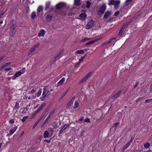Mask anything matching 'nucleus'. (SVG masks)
Returning a JSON list of instances; mask_svg holds the SVG:
<instances>
[{"instance_id":"1","label":"nucleus","mask_w":152,"mask_h":152,"mask_svg":"<svg viewBox=\"0 0 152 152\" xmlns=\"http://www.w3.org/2000/svg\"><path fill=\"white\" fill-rule=\"evenodd\" d=\"M16 22L14 20L10 21V29L9 31L10 35L12 37H14L16 30L15 28L16 27Z\"/></svg>"},{"instance_id":"2","label":"nucleus","mask_w":152,"mask_h":152,"mask_svg":"<svg viewBox=\"0 0 152 152\" xmlns=\"http://www.w3.org/2000/svg\"><path fill=\"white\" fill-rule=\"evenodd\" d=\"M25 69L23 68L22 70L16 72L14 75L12 77V79L13 80H15L17 77L24 73L25 72Z\"/></svg>"},{"instance_id":"3","label":"nucleus","mask_w":152,"mask_h":152,"mask_svg":"<svg viewBox=\"0 0 152 152\" xmlns=\"http://www.w3.org/2000/svg\"><path fill=\"white\" fill-rule=\"evenodd\" d=\"M39 45V44L38 43L33 47L29 51L28 55L29 56L34 52L35 51V48H38Z\"/></svg>"},{"instance_id":"4","label":"nucleus","mask_w":152,"mask_h":152,"mask_svg":"<svg viewBox=\"0 0 152 152\" xmlns=\"http://www.w3.org/2000/svg\"><path fill=\"white\" fill-rule=\"evenodd\" d=\"M92 72L88 73L80 81L79 83H81L86 80L91 75Z\"/></svg>"},{"instance_id":"5","label":"nucleus","mask_w":152,"mask_h":152,"mask_svg":"<svg viewBox=\"0 0 152 152\" xmlns=\"http://www.w3.org/2000/svg\"><path fill=\"white\" fill-rule=\"evenodd\" d=\"M94 21L92 20H91L88 22L87 25L86 26L85 28L87 29H89L92 27L94 25Z\"/></svg>"},{"instance_id":"6","label":"nucleus","mask_w":152,"mask_h":152,"mask_svg":"<svg viewBox=\"0 0 152 152\" xmlns=\"http://www.w3.org/2000/svg\"><path fill=\"white\" fill-rule=\"evenodd\" d=\"M43 91L42 95V97L40 98L42 101H44L45 100V97L46 96H47L46 93V92H47L46 88H43Z\"/></svg>"},{"instance_id":"7","label":"nucleus","mask_w":152,"mask_h":152,"mask_svg":"<svg viewBox=\"0 0 152 152\" xmlns=\"http://www.w3.org/2000/svg\"><path fill=\"white\" fill-rule=\"evenodd\" d=\"M64 51V49H62L60 51H59L55 56L54 58L55 60H56L57 59H58V57L61 56V54L63 53Z\"/></svg>"},{"instance_id":"8","label":"nucleus","mask_w":152,"mask_h":152,"mask_svg":"<svg viewBox=\"0 0 152 152\" xmlns=\"http://www.w3.org/2000/svg\"><path fill=\"white\" fill-rule=\"evenodd\" d=\"M101 39V38L96 39L93 40H92L88 42L86 44V45H89L95 43L99 39Z\"/></svg>"},{"instance_id":"9","label":"nucleus","mask_w":152,"mask_h":152,"mask_svg":"<svg viewBox=\"0 0 152 152\" xmlns=\"http://www.w3.org/2000/svg\"><path fill=\"white\" fill-rule=\"evenodd\" d=\"M106 5L105 4H103L100 8V12L102 13H104L106 9Z\"/></svg>"},{"instance_id":"10","label":"nucleus","mask_w":152,"mask_h":152,"mask_svg":"<svg viewBox=\"0 0 152 152\" xmlns=\"http://www.w3.org/2000/svg\"><path fill=\"white\" fill-rule=\"evenodd\" d=\"M115 39V38H112L110 39L109 41L106 42L104 43L101 46L102 47H103L104 46H106L110 43H112V42L113 39Z\"/></svg>"},{"instance_id":"11","label":"nucleus","mask_w":152,"mask_h":152,"mask_svg":"<svg viewBox=\"0 0 152 152\" xmlns=\"http://www.w3.org/2000/svg\"><path fill=\"white\" fill-rule=\"evenodd\" d=\"M64 6V4L63 3H59L57 4L56 6V9H58L63 7Z\"/></svg>"},{"instance_id":"12","label":"nucleus","mask_w":152,"mask_h":152,"mask_svg":"<svg viewBox=\"0 0 152 152\" xmlns=\"http://www.w3.org/2000/svg\"><path fill=\"white\" fill-rule=\"evenodd\" d=\"M17 128V127L15 126L14 127L10 129L9 131V135H12L16 131Z\"/></svg>"},{"instance_id":"13","label":"nucleus","mask_w":152,"mask_h":152,"mask_svg":"<svg viewBox=\"0 0 152 152\" xmlns=\"http://www.w3.org/2000/svg\"><path fill=\"white\" fill-rule=\"evenodd\" d=\"M121 90H119L116 94H115L112 97V99H115L118 98V96L121 94Z\"/></svg>"},{"instance_id":"14","label":"nucleus","mask_w":152,"mask_h":152,"mask_svg":"<svg viewBox=\"0 0 152 152\" xmlns=\"http://www.w3.org/2000/svg\"><path fill=\"white\" fill-rule=\"evenodd\" d=\"M120 3V1H115V3L113 5H114V8L116 10L118 9Z\"/></svg>"},{"instance_id":"15","label":"nucleus","mask_w":152,"mask_h":152,"mask_svg":"<svg viewBox=\"0 0 152 152\" xmlns=\"http://www.w3.org/2000/svg\"><path fill=\"white\" fill-rule=\"evenodd\" d=\"M45 31L43 29H41L40 30L38 34V36L39 37H44L45 34Z\"/></svg>"},{"instance_id":"16","label":"nucleus","mask_w":152,"mask_h":152,"mask_svg":"<svg viewBox=\"0 0 152 152\" xmlns=\"http://www.w3.org/2000/svg\"><path fill=\"white\" fill-rule=\"evenodd\" d=\"M11 64V62H7L4 64H3V65H2V66H1L0 68V71H1L2 69L7 66L10 65Z\"/></svg>"},{"instance_id":"17","label":"nucleus","mask_w":152,"mask_h":152,"mask_svg":"<svg viewBox=\"0 0 152 152\" xmlns=\"http://www.w3.org/2000/svg\"><path fill=\"white\" fill-rule=\"evenodd\" d=\"M69 126V124H65L61 129L59 132V134H60L64 131Z\"/></svg>"},{"instance_id":"18","label":"nucleus","mask_w":152,"mask_h":152,"mask_svg":"<svg viewBox=\"0 0 152 152\" xmlns=\"http://www.w3.org/2000/svg\"><path fill=\"white\" fill-rule=\"evenodd\" d=\"M65 81V78L63 77L62 78V79L57 83L58 86H59L60 85H63Z\"/></svg>"},{"instance_id":"19","label":"nucleus","mask_w":152,"mask_h":152,"mask_svg":"<svg viewBox=\"0 0 152 152\" xmlns=\"http://www.w3.org/2000/svg\"><path fill=\"white\" fill-rule=\"evenodd\" d=\"M19 102H16L15 105V106L14 108H13V110H15L16 112H17V110L19 108Z\"/></svg>"},{"instance_id":"20","label":"nucleus","mask_w":152,"mask_h":152,"mask_svg":"<svg viewBox=\"0 0 152 152\" xmlns=\"http://www.w3.org/2000/svg\"><path fill=\"white\" fill-rule=\"evenodd\" d=\"M53 16L52 15H48L46 18V20L48 21H50L51 19Z\"/></svg>"},{"instance_id":"21","label":"nucleus","mask_w":152,"mask_h":152,"mask_svg":"<svg viewBox=\"0 0 152 152\" xmlns=\"http://www.w3.org/2000/svg\"><path fill=\"white\" fill-rule=\"evenodd\" d=\"M80 0H74V4L77 6H79L80 5Z\"/></svg>"},{"instance_id":"22","label":"nucleus","mask_w":152,"mask_h":152,"mask_svg":"<svg viewBox=\"0 0 152 152\" xmlns=\"http://www.w3.org/2000/svg\"><path fill=\"white\" fill-rule=\"evenodd\" d=\"M111 14V12H110L109 11H107L105 13L104 15V17L105 18H106L110 15Z\"/></svg>"},{"instance_id":"23","label":"nucleus","mask_w":152,"mask_h":152,"mask_svg":"<svg viewBox=\"0 0 152 152\" xmlns=\"http://www.w3.org/2000/svg\"><path fill=\"white\" fill-rule=\"evenodd\" d=\"M131 144L129 142H128L125 145L124 147L123 148V152H124L125 150H126L127 148L129 147L130 145Z\"/></svg>"},{"instance_id":"24","label":"nucleus","mask_w":152,"mask_h":152,"mask_svg":"<svg viewBox=\"0 0 152 152\" xmlns=\"http://www.w3.org/2000/svg\"><path fill=\"white\" fill-rule=\"evenodd\" d=\"M50 6V2H47L46 4L45 5V10H47L48 9Z\"/></svg>"},{"instance_id":"25","label":"nucleus","mask_w":152,"mask_h":152,"mask_svg":"<svg viewBox=\"0 0 152 152\" xmlns=\"http://www.w3.org/2000/svg\"><path fill=\"white\" fill-rule=\"evenodd\" d=\"M55 109L53 110L49 114V115H48V117L47 118H48V119H49L51 116L54 114L55 112Z\"/></svg>"},{"instance_id":"26","label":"nucleus","mask_w":152,"mask_h":152,"mask_svg":"<svg viewBox=\"0 0 152 152\" xmlns=\"http://www.w3.org/2000/svg\"><path fill=\"white\" fill-rule=\"evenodd\" d=\"M42 89L41 88L39 90L37 93L35 94L37 96V97H39V96H40L41 93H42Z\"/></svg>"},{"instance_id":"27","label":"nucleus","mask_w":152,"mask_h":152,"mask_svg":"<svg viewBox=\"0 0 152 152\" xmlns=\"http://www.w3.org/2000/svg\"><path fill=\"white\" fill-rule=\"evenodd\" d=\"M49 133L47 131H45L44 132V138H46L48 137Z\"/></svg>"},{"instance_id":"28","label":"nucleus","mask_w":152,"mask_h":152,"mask_svg":"<svg viewBox=\"0 0 152 152\" xmlns=\"http://www.w3.org/2000/svg\"><path fill=\"white\" fill-rule=\"evenodd\" d=\"M86 16V15L85 13H81L80 15V17L82 19H85Z\"/></svg>"},{"instance_id":"29","label":"nucleus","mask_w":152,"mask_h":152,"mask_svg":"<svg viewBox=\"0 0 152 152\" xmlns=\"http://www.w3.org/2000/svg\"><path fill=\"white\" fill-rule=\"evenodd\" d=\"M49 120V119L47 118H46L45 119V120L44 121V122L41 125V127H43L45 125V124L48 122Z\"/></svg>"},{"instance_id":"30","label":"nucleus","mask_w":152,"mask_h":152,"mask_svg":"<svg viewBox=\"0 0 152 152\" xmlns=\"http://www.w3.org/2000/svg\"><path fill=\"white\" fill-rule=\"evenodd\" d=\"M79 105V103L77 101H76L75 103V104L74 106V109L76 108Z\"/></svg>"},{"instance_id":"31","label":"nucleus","mask_w":152,"mask_h":152,"mask_svg":"<svg viewBox=\"0 0 152 152\" xmlns=\"http://www.w3.org/2000/svg\"><path fill=\"white\" fill-rule=\"evenodd\" d=\"M124 30V29H123V28H121L118 34L119 35L121 36L122 35V33L123 32Z\"/></svg>"},{"instance_id":"32","label":"nucleus","mask_w":152,"mask_h":152,"mask_svg":"<svg viewBox=\"0 0 152 152\" xmlns=\"http://www.w3.org/2000/svg\"><path fill=\"white\" fill-rule=\"evenodd\" d=\"M43 108L41 107V106L39 107V108L35 112V113L36 114H37L40 111L42 110L43 109Z\"/></svg>"},{"instance_id":"33","label":"nucleus","mask_w":152,"mask_h":152,"mask_svg":"<svg viewBox=\"0 0 152 152\" xmlns=\"http://www.w3.org/2000/svg\"><path fill=\"white\" fill-rule=\"evenodd\" d=\"M84 53L83 50H78L75 52V54H82Z\"/></svg>"},{"instance_id":"34","label":"nucleus","mask_w":152,"mask_h":152,"mask_svg":"<svg viewBox=\"0 0 152 152\" xmlns=\"http://www.w3.org/2000/svg\"><path fill=\"white\" fill-rule=\"evenodd\" d=\"M36 14L34 12H33L31 13V18L33 19H34L36 16Z\"/></svg>"},{"instance_id":"35","label":"nucleus","mask_w":152,"mask_h":152,"mask_svg":"<svg viewBox=\"0 0 152 152\" xmlns=\"http://www.w3.org/2000/svg\"><path fill=\"white\" fill-rule=\"evenodd\" d=\"M132 0H126L125 2V4L126 5H128L132 1Z\"/></svg>"},{"instance_id":"36","label":"nucleus","mask_w":152,"mask_h":152,"mask_svg":"<svg viewBox=\"0 0 152 152\" xmlns=\"http://www.w3.org/2000/svg\"><path fill=\"white\" fill-rule=\"evenodd\" d=\"M150 144L149 143H146L144 144V147L145 148H148L150 146Z\"/></svg>"},{"instance_id":"37","label":"nucleus","mask_w":152,"mask_h":152,"mask_svg":"<svg viewBox=\"0 0 152 152\" xmlns=\"http://www.w3.org/2000/svg\"><path fill=\"white\" fill-rule=\"evenodd\" d=\"M73 102L70 101L67 104L66 106L67 107H69L73 104Z\"/></svg>"},{"instance_id":"38","label":"nucleus","mask_w":152,"mask_h":152,"mask_svg":"<svg viewBox=\"0 0 152 152\" xmlns=\"http://www.w3.org/2000/svg\"><path fill=\"white\" fill-rule=\"evenodd\" d=\"M90 39V38H85L82 39L81 40V42H85L87 40H89Z\"/></svg>"},{"instance_id":"39","label":"nucleus","mask_w":152,"mask_h":152,"mask_svg":"<svg viewBox=\"0 0 152 152\" xmlns=\"http://www.w3.org/2000/svg\"><path fill=\"white\" fill-rule=\"evenodd\" d=\"M42 7L41 6H39L37 10V11L38 12H40L42 11Z\"/></svg>"},{"instance_id":"40","label":"nucleus","mask_w":152,"mask_h":152,"mask_svg":"<svg viewBox=\"0 0 152 152\" xmlns=\"http://www.w3.org/2000/svg\"><path fill=\"white\" fill-rule=\"evenodd\" d=\"M87 5H86V7L88 8L90 7V3L89 1H87L86 2Z\"/></svg>"},{"instance_id":"41","label":"nucleus","mask_w":152,"mask_h":152,"mask_svg":"<svg viewBox=\"0 0 152 152\" xmlns=\"http://www.w3.org/2000/svg\"><path fill=\"white\" fill-rule=\"evenodd\" d=\"M115 1H110L108 3V4L109 5H113L114 3H115Z\"/></svg>"},{"instance_id":"42","label":"nucleus","mask_w":152,"mask_h":152,"mask_svg":"<svg viewBox=\"0 0 152 152\" xmlns=\"http://www.w3.org/2000/svg\"><path fill=\"white\" fill-rule=\"evenodd\" d=\"M128 26V24L127 23H125L122 26V27H121V28H123L124 29V28L127 27Z\"/></svg>"},{"instance_id":"43","label":"nucleus","mask_w":152,"mask_h":152,"mask_svg":"<svg viewBox=\"0 0 152 152\" xmlns=\"http://www.w3.org/2000/svg\"><path fill=\"white\" fill-rule=\"evenodd\" d=\"M85 57V56H82L81 57V58L79 59V61L80 63L81 62H82L83 60V58Z\"/></svg>"},{"instance_id":"44","label":"nucleus","mask_w":152,"mask_h":152,"mask_svg":"<svg viewBox=\"0 0 152 152\" xmlns=\"http://www.w3.org/2000/svg\"><path fill=\"white\" fill-rule=\"evenodd\" d=\"M27 116H25L22 119V121L23 122H24L27 119Z\"/></svg>"},{"instance_id":"45","label":"nucleus","mask_w":152,"mask_h":152,"mask_svg":"<svg viewBox=\"0 0 152 152\" xmlns=\"http://www.w3.org/2000/svg\"><path fill=\"white\" fill-rule=\"evenodd\" d=\"M14 120L13 119H11L9 121V122L10 124H13L14 123Z\"/></svg>"},{"instance_id":"46","label":"nucleus","mask_w":152,"mask_h":152,"mask_svg":"<svg viewBox=\"0 0 152 152\" xmlns=\"http://www.w3.org/2000/svg\"><path fill=\"white\" fill-rule=\"evenodd\" d=\"M152 101V99H149L146 100L145 101V102L146 103H149Z\"/></svg>"},{"instance_id":"47","label":"nucleus","mask_w":152,"mask_h":152,"mask_svg":"<svg viewBox=\"0 0 152 152\" xmlns=\"http://www.w3.org/2000/svg\"><path fill=\"white\" fill-rule=\"evenodd\" d=\"M39 123L37 121L34 124L33 126V129H34L36 126Z\"/></svg>"},{"instance_id":"48","label":"nucleus","mask_w":152,"mask_h":152,"mask_svg":"<svg viewBox=\"0 0 152 152\" xmlns=\"http://www.w3.org/2000/svg\"><path fill=\"white\" fill-rule=\"evenodd\" d=\"M119 123L118 122H117L113 126V127H115L118 126L119 124Z\"/></svg>"},{"instance_id":"49","label":"nucleus","mask_w":152,"mask_h":152,"mask_svg":"<svg viewBox=\"0 0 152 152\" xmlns=\"http://www.w3.org/2000/svg\"><path fill=\"white\" fill-rule=\"evenodd\" d=\"M28 110L27 108H24L22 111L23 113H25L26 111Z\"/></svg>"},{"instance_id":"50","label":"nucleus","mask_w":152,"mask_h":152,"mask_svg":"<svg viewBox=\"0 0 152 152\" xmlns=\"http://www.w3.org/2000/svg\"><path fill=\"white\" fill-rule=\"evenodd\" d=\"M85 121L86 122H90V120L89 118H86L85 119Z\"/></svg>"},{"instance_id":"51","label":"nucleus","mask_w":152,"mask_h":152,"mask_svg":"<svg viewBox=\"0 0 152 152\" xmlns=\"http://www.w3.org/2000/svg\"><path fill=\"white\" fill-rule=\"evenodd\" d=\"M12 69V68H11L10 67V68H6V69H5L4 70L6 71H8L10 70H11Z\"/></svg>"},{"instance_id":"52","label":"nucleus","mask_w":152,"mask_h":152,"mask_svg":"<svg viewBox=\"0 0 152 152\" xmlns=\"http://www.w3.org/2000/svg\"><path fill=\"white\" fill-rule=\"evenodd\" d=\"M75 96H74L71 99V100L70 101L73 102V101L75 100Z\"/></svg>"},{"instance_id":"53","label":"nucleus","mask_w":152,"mask_h":152,"mask_svg":"<svg viewBox=\"0 0 152 152\" xmlns=\"http://www.w3.org/2000/svg\"><path fill=\"white\" fill-rule=\"evenodd\" d=\"M134 137H132L131 138V139L130 140L129 142L131 144V143L132 142V141H133V140H134Z\"/></svg>"},{"instance_id":"54","label":"nucleus","mask_w":152,"mask_h":152,"mask_svg":"<svg viewBox=\"0 0 152 152\" xmlns=\"http://www.w3.org/2000/svg\"><path fill=\"white\" fill-rule=\"evenodd\" d=\"M45 114H46V113L45 112H43V113H42V115H41V117L43 118V117L45 116Z\"/></svg>"},{"instance_id":"55","label":"nucleus","mask_w":152,"mask_h":152,"mask_svg":"<svg viewBox=\"0 0 152 152\" xmlns=\"http://www.w3.org/2000/svg\"><path fill=\"white\" fill-rule=\"evenodd\" d=\"M119 11H116L114 14V15L115 16H117L119 14Z\"/></svg>"},{"instance_id":"56","label":"nucleus","mask_w":152,"mask_h":152,"mask_svg":"<svg viewBox=\"0 0 152 152\" xmlns=\"http://www.w3.org/2000/svg\"><path fill=\"white\" fill-rule=\"evenodd\" d=\"M73 13L72 12H70L69 13H68V15L70 16L72 15H73Z\"/></svg>"},{"instance_id":"57","label":"nucleus","mask_w":152,"mask_h":152,"mask_svg":"<svg viewBox=\"0 0 152 152\" xmlns=\"http://www.w3.org/2000/svg\"><path fill=\"white\" fill-rule=\"evenodd\" d=\"M36 91V90L35 89H33L30 92L31 93H33L35 92Z\"/></svg>"},{"instance_id":"58","label":"nucleus","mask_w":152,"mask_h":152,"mask_svg":"<svg viewBox=\"0 0 152 152\" xmlns=\"http://www.w3.org/2000/svg\"><path fill=\"white\" fill-rule=\"evenodd\" d=\"M80 63V62L79 61L76 63H75V66H78V65H79V64Z\"/></svg>"},{"instance_id":"59","label":"nucleus","mask_w":152,"mask_h":152,"mask_svg":"<svg viewBox=\"0 0 152 152\" xmlns=\"http://www.w3.org/2000/svg\"><path fill=\"white\" fill-rule=\"evenodd\" d=\"M47 92L46 93V95L47 96H49L50 95V92L49 91H47V92Z\"/></svg>"},{"instance_id":"60","label":"nucleus","mask_w":152,"mask_h":152,"mask_svg":"<svg viewBox=\"0 0 152 152\" xmlns=\"http://www.w3.org/2000/svg\"><path fill=\"white\" fill-rule=\"evenodd\" d=\"M42 118L41 117H40L39 118L38 120H37V121L39 123V122L42 119V118Z\"/></svg>"},{"instance_id":"61","label":"nucleus","mask_w":152,"mask_h":152,"mask_svg":"<svg viewBox=\"0 0 152 152\" xmlns=\"http://www.w3.org/2000/svg\"><path fill=\"white\" fill-rule=\"evenodd\" d=\"M66 93L64 92V93H63V95L61 96V98H63L66 95Z\"/></svg>"},{"instance_id":"62","label":"nucleus","mask_w":152,"mask_h":152,"mask_svg":"<svg viewBox=\"0 0 152 152\" xmlns=\"http://www.w3.org/2000/svg\"><path fill=\"white\" fill-rule=\"evenodd\" d=\"M24 133V131H22V132L20 134V137L21 136H22L23 135V134Z\"/></svg>"},{"instance_id":"63","label":"nucleus","mask_w":152,"mask_h":152,"mask_svg":"<svg viewBox=\"0 0 152 152\" xmlns=\"http://www.w3.org/2000/svg\"><path fill=\"white\" fill-rule=\"evenodd\" d=\"M46 104V103H43L42 105H41V107H42L43 108V107L45 106V105Z\"/></svg>"},{"instance_id":"64","label":"nucleus","mask_w":152,"mask_h":152,"mask_svg":"<svg viewBox=\"0 0 152 152\" xmlns=\"http://www.w3.org/2000/svg\"><path fill=\"white\" fill-rule=\"evenodd\" d=\"M138 82H136L135 85V86H134V88H135L137 86V85H138Z\"/></svg>"}]
</instances>
